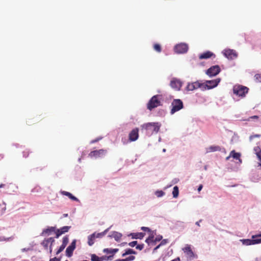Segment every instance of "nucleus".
Returning a JSON list of instances; mask_svg holds the SVG:
<instances>
[{"mask_svg": "<svg viewBox=\"0 0 261 261\" xmlns=\"http://www.w3.org/2000/svg\"><path fill=\"white\" fill-rule=\"evenodd\" d=\"M142 129H145L147 133L152 134L153 133H158L160 129V125L159 123L149 122L141 125Z\"/></svg>", "mask_w": 261, "mask_h": 261, "instance_id": "obj_1", "label": "nucleus"}, {"mask_svg": "<svg viewBox=\"0 0 261 261\" xmlns=\"http://www.w3.org/2000/svg\"><path fill=\"white\" fill-rule=\"evenodd\" d=\"M170 86L176 90H179L182 86V82L176 78L172 79L170 83Z\"/></svg>", "mask_w": 261, "mask_h": 261, "instance_id": "obj_11", "label": "nucleus"}, {"mask_svg": "<svg viewBox=\"0 0 261 261\" xmlns=\"http://www.w3.org/2000/svg\"><path fill=\"white\" fill-rule=\"evenodd\" d=\"M260 137H261V135H260V134L253 135H251L250 136L249 140H250V141H252L255 138H260Z\"/></svg>", "mask_w": 261, "mask_h": 261, "instance_id": "obj_34", "label": "nucleus"}, {"mask_svg": "<svg viewBox=\"0 0 261 261\" xmlns=\"http://www.w3.org/2000/svg\"><path fill=\"white\" fill-rule=\"evenodd\" d=\"M150 232V234L148 238H150L151 239H154L153 232H152L151 231Z\"/></svg>", "mask_w": 261, "mask_h": 261, "instance_id": "obj_50", "label": "nucleus"}, {"mask_svg": "<svg viewBox=\"0 0 261 261\" xmlns=\"http://www.w3.org/2000/svg\"><path fill=\"white\" fill-rule=\"evenodd\" d=\"M61 193L63 195H65V196L68 197L70 199H71L72 200L79 201L78 199L76 197H75V196L72 195L70 193H69L68 192L63 191L61 192Z\"/></svg>", "mask_w": 261, "mask_h": 261, "instance_id": "obj_20", "label": "nucleus"}, {"mask_svg": "<svg viewBox=\"0 0 261 261\" xmlns=\"http://www.w3.org/2000/svg\"><path fill=\"white\" fill-rule=\"evenodd\" d=\"M70 228V226H64L60 228L61 231L62 232V234L68 232L69 228Z\"/></svg>", "mask_w": 261, "mask_h": 261, "instance_id": "obj_31", "label": "nucleus"}, {"mask_svg": "<svg viewBox=\"0 0 261 261\" xmlns=\"http://www.w3.org/2000/svg\"><path fill=\"white\" fill-rule=\"evenodd\" d=\"M166 243V240H163L161 242V245H165V244Z\"/></svg>", "mask_w": 261, "mask_h": 261, "instance_id": "obj_54", "label": "nucleus"}, {"mask_svg": "<svg viewBox=\"0 0 261 261\" xmlns=\"http://www.w3.org/2000/svg\"><path fill=\"white\" fill-rule=\"evenodd\" d=\"M76 242V241L75 240H73L71 244L66 248V255L68 257H71L72 255L73 252L75 249Z\"/></svg>", "mask_w": 261, "mask_h": 261, "instance_id": "obj_13", "label": "nucleus"}, {"mask_svg": "<svg viewBox=\"0 0 261 261\" xmlns=\"http://www.w3.org/2000/svg\"><path fill=\"white\" fill-rule=\"evenodd\" d=\"M256 237V236H253L252 237V239H245L243 240V243L246 245H251L257 244L261 243V238L255 239Z\"/></svg>", "mask_w": 261, "mask_h": 261, "instance_id": "obj_10", "label": "nucleus"}, {"mask_svg": "<svg viewBox=\"0 0 261 261\" xmlns=\"http://www.w3.org/2000/svg\"><path fill=\"white\" fill-rule=\"evenodd\" d=\"M141 229L144 230V231H147L148 232H151V230L148 227H141Z\"/></svg>", "mask_w": 261, "mask_h": 261, "instance_id": "obj_47", "label": "nucleus"}, {"mask_svg": "<svg viewBox=\"0 0 261 261\" xmlns=\"http://www.w3.org/2000/svg\"><path fill=\"white\" fill-rule=\"evenodd\" d=\"M4 156L3 154H0V161L3 160L4 159Z\"/></svg>", "mask_w": 261, "mask_h": 261, "instance_id": "obj_55", "label": "nucleus"}, {"mask_svg": "<svg viewBox=\"0 0 261 261\" xmlns=\"http://www.w3.org/2000/svg\"><path fill=\"white\" fill-rule=\"evenodd\" d=\"M145 242L148 243V244H149L150 243H154V239H151L150 238H148L147 239H146V240H145Z\"/></svg>", "mask_w": 261, "mask_h": 261, "instance_id": "obj_39", "label": "nucleus"}, {"mask_svg": "<svg viewBox=\"0 0 261 261\" xmlns=\"http://www.w3.org/2000/svg\"><path fill=\"white\" fill-rule=\"evenodd\" d=\"M183 250L185 253H186L187 256L190 258V259H192L195 257V255L192 251L191 247L190 246H186L184 249Z\"/></svg>", "mask_w": 261, "mask_h": 261, "instance_id": "obj_18", "label": "nucleus"}, {"mask_svg": "<svg viewBox=\"0 0 261 261\" xmlns=\"http://www.w3.org/2000/svg\"><path fill=\"white\" fill-rule=\"evenodd\" d=\"M139 129L135 128L133 129L129 134V140L130 141H135L139 137Z\"/></svg>", "mask_w": 261, "mask_h": 261, "instance_id": "obj_14", "label": "nucleus"}, {"mask_svg": "<svg viewBox=\"0 0 261 261\" xmlns=\"http://www.w3.org/2000/svg\"><path fill=\"white\" fill-rule=\"evenodd\" d=\"M201 221V220H200L199 221H197V222H196V224L197 226H200V222Z\"/></svg>", "mask_w": 261, "mask_h": 261, "instance_id": "obj_56", "label": "nucleus"}, {"mask_svg": "<svg viewBox=\"0 0 261 261\" xmlns=\"http://www.w3.org/2000/svg\"><path fill=\"white\" fill-rule=\"evenodd\" d=\"M188 46L186 43H180L174 47V51L177 54H184L187 52Z\"/></svg>", "mask_w": 261, "mask_h": 261, "instance_id": "obj_8", "label": "nucleus"}, {"mask_svg": "<svg viewBox=\"0 0 261 261\" xmlns=\"http://www.w3.org/2000/svg\"><path fill=\"white\" fill-rule=\"evenodd\" d=\"M248 88L242 85H236L233 88V92L234 94L243 97L248 93Z\"/></svg>", "mask_w": 261, "mask_h": 261, "instance_id": "obj_3", "label": "nucleus"}, {"mask_svg": "<svg viewBox=\"0 0 261 261\" xmlns=\"http://www.w3.org/2000/svg\"><path fill=\"white\" fill-rule=\"evenodd\" d=\"M220 82V79H217L214 80L206 81L203 83V90H209L217 86Z\"/></svg>", "mask_w": 261, "mask_h": 261, "instance_id": "obj_5", "label": "nucleus"}, {"mask_svg": "<svg viewBox=\"0 0 261 261\" xmlns=\"http://www.w3.org/2000/svg\"><path fill=\"white\" fill-rule=\"evenodd\" d=\"M136 253V251H135L133 249H128L125 250V253H123L122 256H125V255H128V254H135Z\"/></svg>", "mask_w": 261, "mask_h": 261, "instance_id": "obj_28", "label": "nucleus"}, {"mask_svg": "<svg viewBox=\"0 0 261 261\" xmlns=\"http://www.w3.org/2000/svg\"><path fill=\"white\" fill-rule=\"evenodd\" d=\"M105 234V232H101V233H98L97 234L95 233V238H100L103 236Z\"/></svg>", "mask_w": 261, "mask_h": 261, "instance_id": "obj_41", "label": "nucleus"}, {"mask_svg": "<svg viewBox=\"0 0 261 261\" xmlns=\"http://www.w3.org/2000/svg\"><path fill=\"white\" fill-rule=\"evenodd\" d=\"M161 96L156 95L152 96L147 105V108L149 110H152L160 106H161Z\"/></svg>", "mask_w": 261, "mask_h": 261, "instance_id": "obj_2", "label": "nucleus"}, {"mask_svg": "<svg viewBox=\"0 0 261 261\" xmlns=\"http://www.w3.org/2000/svg\"><path fill=\"white\" fill-rule=\"evenodd\" d=\"M135 257L134 256H130L125 259H123L124 261H133L135 259Z\"/></svg>", "mask_w": 261, "mask_h": 261, "instance_id": "obj_35", "label": "nucleus"}, {"mask_svg": "<svg viewBox=\"0 0 261 261\" xmlns=\"http://www.w3.org/2000/svg\"><path fill=\"white\" fill-rule=\"evenodd\" d=\"M137 244V241H134L129 243L128 245L132 247H135Z\"/></svg>", "mask_w": 261, "mask_h": 261, "instance_id": "obj_38", "label": "nucleus"}, {"mask_svg": "<svg viewBox=\"0 0 261 261\" xmlns=\"http://www.w3.org/2000/svg\"><path fill=\"white\" fill-rule=\"evenodd\" d=\"M107 151L106 149H99L91 151L89 153V156L91 158H101L106 155Z\"/></svg>", "mask_w": 261, "mask_h": 261, "instance_id": "obj_7", "label": "nucleus"}, {"mask_svg": "<svg viewBox=\"0 0 261 261\" xmlns=\"http://www.w3.org/2000/svg\"><path fill=\"white\" fill-rule=\"evenodd\" d=\"M64 216L65 217H67V216H68V214H64Z\"/></svg>", "mask_w": 261, "mask_h": 261, "instance_id": "obj_63", "label": "nucleus"}, {"mask_svg": "<svg viewBox=\"0 0 261 261\" xmlns=\"http://www.w3.org/2000/svg\"><path fill=\"white\" fill-rule=\"evenodd\" d=\"M256 155L258 159L261 161V151L259 153L258 152V153L256 154ZM259 165L261 166V164H260Z\"/></svg>", "mask_w": 261, "mask_h": 261, "instance_id": "obj_51", "label": "nucleus"}, {"mask_svg": "<svg viewBox=\"0 0 261 261\" xmlns=\"http://www.w3.org/2000/svg\"><path fill=\"white\" fill-rule=\"evenodd\" d=\"M224 55L229 59H233L237 57L236 51L230 49L225 50Z\"/></svg>", "mask_w": 261, "mask_h": 261, "instance_id": "obj_15", "label": "nucleus"}, {"mask_svg": "<svg viewBox=\"0 0 261 261\" xmlns=\"http://www.w3.org/2000/svg\"><path fill=\"white\" fill-rule=\"evenodd\" d=\"M202 188H203L202 185H200L198 188V191L200 192L201 190V189H202Z\"/></svg>", "mask_w": 261, "mask_h": 261, "instance_id": "obj_52", "label": "nucleus"}, {"mask_svg": "<svg viewBox=\"0 0 261 261\" xmlns=\"http://www.w3.org/2000/svg\"><path fill=\"white\" fill-rule=\"evenodd\" d=\"M165 193L162 191H158L155 192V194L158 197H160L163 196L164 195Z\"/></svg>", "mask_w": 261, "mask_h": 261, "instance_id": "obj_33", "label": "nucleus"}, {"mask_svg": "<svg viewBox=\"0 0 261 261\" xmlns=\"http://www.w3.org/2000/svg\"><path fill=\"white\" fill-rule=\"evenodd\" d=\"M230 156H231V157L236 160H239L240 163H242V160L240 159L241 154L240 153L236 152L233 150L230 152Z\"/></svg>", "mask_w": 261, "mask_h": 261, "instance_id": "obj_19", "label": "nucleus"}, {"mask_svg": "<svg viewBox=\"0 0 261 261\" xmlns=\"http://www.w3.org/2000/svg\"><path fill=\"white\" fill-rule=\"evenodd\" d=\"M23 156L25 158H27L28 156L29 152L28 150H26L23 152Z\"/></svg>", "mask_w": 261, "mask_h": 261, "instance_id": "obj_48", "label": "nucleus"}, {"mask_svg": "<svg viewBox=\"0 0 261 261\" xmlns=\"http://www.w3.org/2000/svg\"><path fill=\"white\" fill-rule=\"evenodd\" d=\"M135 257L134 256H130L125 259H123L124 261H133L135 259Z\"/></svg>", "mask_w": 261, "mask_h": 261, "instance_id": "obj_36", "label": "nucleus"}, {"mask_svg": "<svg viewBox=\"0 0 261 261\" xmlns=\"http://www.w3.org/2000/svg\"><path fill=\"white\" fill-rule=\"evenodd\" d=\"M161 246H162V245H161V244H160L158 246H157L154 248V250H156V249H158V248H159V247H160Z\"/></svg>", "mask_w": 261, "mask_h": 261, "instance_id": "obj_57", "label": "nucleus"}, {"mask_svg": "<svg viewBox=\"0 0 261 261\" xmlns=\"http://www.w3.org/2000/svg\"><path fill=\"white\" fill-rule=\"evenodd\" d=\"M54 242L55 240L53 238H49L43 240L41 244L45 249H48V245H49V251L51 253L52 252L53 249L52 245Z\"/></svg>", "mask_w": 261, "mask_h": 261, "instance_id": "obj_12", "label": "nucleus"}, {"mask_svg": "<svg viewBox=\"0 0 261 261\" xmlns=\"http://www.w3.org/2000/svg\"><path fill=\"white\" fill-rule=\"evenodd\" d=\"M258 119V116H257L256 115H254V116H252L248 118V120H249L250 119Z\"/></svg>", "mask_w": 261, "mask_h": 261, "instance_id": "obj_49", "label": "nucleus"}, {"mask_svg": "<svg viewBox=\"0 0 261 261\" xmlns=\"http://www.w3.org/2000/svg\"><path fill=\"white\" fill-rule=\"evenodd\" d=\"M178 193H179L178 188L177 187V186H175L173 188V191H172L173 197L174 198L177 197L178 196Z\"/></svg>", "mask_w": 261, "mask_h": 261, "instance_id": "obj_27", "label": "nucleus"}, {"mask_svg": "<svg viewBox=\"0 0 261 261\" xmlns=\"http://www.w3.org/2000/svg\"><path fill=\"white\" fill-rule=\"evenodd\" d=\"M136 248L137 249H139L140 250H141L144 248V245L143 244L138 245H137Z\"/></svg>", "mask_w": 261, "mask_h": 261, "instance_id": "obj_43", "label": "nucleus"}, {"mask_svg": "<svg viewBox=\"0 0 261 261\" xmlns=\"http://www.w3.org/2000/svg\"><path fill=\"white\" fill-rule=\"evenodd\" d=\"M112 236L116 241H119L122 237V234L118 232H114Z\"/></svg>", "mask_w": 261, "mask_h": 261, "instance_id": "obj_24", "label": "nucleus"}, {"mask_svg": "<svg viewBox=\"0 0 261 261\" xmlns=\"http://www.w3.org/2000/svg\"><path fill=\"white\" fill-rule=\"evenodd\" d=\"M111 257H112V256H103L102 257H99V258H100L101 261H103V260L106 259H108L110 258Z\"/></svg>", "mask_w": 261, "mask_h": 261, "instance_id": "obj_42", "label": "nucleus"}, {"mask_svg": "<svg viewBox=\"0 0 261 261\" xmlns=\"http://www.w3.org/2000/svg\"><path fill=\"white\" fill-rule=\"evenodd\" d=\"M119 249L117 248L115 249H109V248H105L103 250V252L106 253H110L112 255L111 256H113V255L118 251Z\"/></svg>", "mask_w": 261, "mask_h": 261, "instance_id": "obj_22", "label": "nucleus"}, {"mask_svg": "<svg viewBox=\"0 0 261 261\" xmlns=\"http://www.w3.org/2000/svg\"><path fill=\"white\" fill-rule=\"evenodd\" d=\"M212 57L215 58L216 56L212 52L210 51H207L205 53L200 54L199 56V58L200 59H207Z\"/></svg>", "mask_w": 261, "mask_h": 261, "instance_id": "obj_17", "label": "nucleus"}, {"mask_svg": "<svg viewBox=\"0 0 261 261\" xmlns=\"http://www.w3.org/2000/svg\"><path fill=\"white\" fill-rule=\"evenodd\" d=\"M230 157H231V156H230L229 155L228 156L226 157V160H228Z\"/></svg>", "mask_w": 261, "mask_h": 261, "instance_id": "obj_60", "label": "nucleus"}, {"mask_svg": "<svg viewBox=\"0 0 261 261\" xmlns=\"http://www.w3.org/2000/svg\"><path fill=\"white\" fill-rule=\"evenodd\" d=\"M172 109L170 111L171 114L180 110L184 107L182 101L179 99H174L171 103Z\"/></svg>", "mask_w": 261, "mask_h": 261, "instance_id": "obj_4", "label": "nucleus"}, {"mask_svg": "<svg viewBox=\"0 0 261 261\" xmlns=\"http://www.w3.org/2000/svg\"><path fill=\"white\" fill-rule=\"evenodd\" d=\"M61 229H57L56 233V238H58L59 237V236H60L61 234H62V232L61 231Z\"/></svg>", "mask_w": 261, "mask_h": 261, "instance_id": "obj_40", "label": "nucleus"}, {"mask_svg": "<svg viewBox=\"0 0 261 261\" xmlns=\"http://www.w3.org/2000/svg\"><path fill=\"white\" fill-rule=\"evenodd\" d=\"M55 231V228L54 227H50L48 228L43 230L42 231V234H49L50 232Z\"/></svg>", "mask_w": 261, "mask_h": 261, "instance_id": "obj_26", "label": "nucleus"}, {"mask_svg": "<svg viewBox=\"0 0 261 261\" xmlns=\"http://www.w3.org/2000/svg\"><path fill=\"white\" fill-rule=\"evenodd\" d=\"M88 244L89 246H92L94 243V240L95 239V232L88 236Z\"/></svg>", "mask_w": 261, "mask_h": 261, "instance_id": "obj_23", "label": "nucleus"}, {"mask_svg": "<svg viewBox=\"0 0 261 261\" xmlns=\"http://www.w3.org/2000/svg\"><path fill=\"white\" fill-rule=\"evenodd\" d=\"M101 139V138H97L96 139H94V140H92L91 142H90V143L91 144H93V143H95L97 142H98V141H99Z\"/></svg>", "mask_w": 261, "mask_h": 261, "instance_id": "obj_45", "label": "nucleus"}, {"mask_svg": "<svg viewBox=\"0 0 261 261\" xmlns=\"http://www.w3.org/2000/svg\"><path fill=\"white\" fill-rule=\"evenodd\" d=\"M221 148L219 146H211L206 148V152H215L220 151Z\"/></svg>", "mask_w": 261, "mask_h": 261, "instance_id": "obj_21", "label": "nucleus"}, {"mask_svg": "<svg viewBox=\"0 0 261 261\" xmlns=\"http://www.w3.org/2000/svg\"><path fill=\"white\" fill-rule=\"evenodd\" d=\"M198 88H201L203 90V83L196 81L193 83H189L186 88V90L188 91H193Z\"/></svg>", "mask_w": 261, "mask_h": 261, "instance_id": "obj_6", "label": "nucleus"}, {"mask_svg": "<svg viewBox=\"0 0 261 261\" xmlns=\"http://www.w3.org/2000/svg\"><path fill=\"white\" fill-rule=\"evenodd\" d=\"M254 79L256 82H261V74L257 73L254 75Z\"/></svg>", "mask_w": 261, "mask_h": 261, "instance_id": "obj_32", "label": "nucleus"}, {"mask_svg": "<svg viewBox=\"0 0 261 261\" xmlns=\"http://www.w3.org/2000/svg\"><path fill=\"white\" fill-rule=\"evenodd\" d=\"M115 261H124V260H123V259H119L115 260Z\"/></svg>", "mask_w": 261, "mask_h": 261, "instance_id": "obj_61", "label": "nucleus"}, {"mask_svg": "<svg viewBox=\"0 0 261 261\" xmlns=\"http://www.w3.org/2000/svg\"><path fill=\"white\" fill-rule=\"evenodd\" d=\"M153 49L158 53H161L162 51V48H161V45L158 43L154 44Z\"/></svg>", "mask_w": 261, "mask_h": 261, "instance_id": "obj_29", "label": "nucleus"}, {"mask_svg": "<svg viewBox=\"0 0 261 261\" xmlns=\"http://www.w3.org/2000/svg\"><path fill=\"white\" fill-rule=\"evenodd\" d=\"M163 151L164 152H165V151H166V149H164Z\"/></svg>", "mask_w": 261, "mask_h": 261, "instance_id": "obj_64", "label": "nucleus"}, {"mask_svg": "<svg viewBox=\"0 0 261 261\" xmlns=\"http://www.w3.org/2000/svg\"><path fill=\"white\" fill-rule=\"evenodd\" d=\"M220 68L218 65H215L208 69L206 73L210 76H213L217 75L220 72Z\"/></svg>", "mask_w": 261, "mask_h": 261, "instance_id": "obj_9", "label": "nucleus"}, {"mask_svg": "<svg viewBox=\"0 0 261 261\" xmlns=\"http://www.w3.org/2000/svg\"><path fill=\"white\" fill-rule=\"evenodd\" d=\"M144 236H145V233H143V232L136 233H134L133 234V238L136 239H142L144 237Z\"/></svg>", "mask_w": 261, "mask_h": 261, "instance_id": "obj_25", "label": "nucleus"}, {"mask_svg": "<svg viewBox=\"0 0 261 261\" xmlns=\"http://www.w3.org/2000/svg\"><path fill=\"white\" fill-rule=\"evenodd\" d=\"M28 250H29V249L23 248L22 249V251H28Z\"/></svg>", "mask_w": 261, "mask_h": 261, "instance_id": "obj_59", "label": "nucleus"}, {"mask_svg": "<svg viewBox=\"0 0 261 261\" xmlns=\"http://www.w3.org/2000/svg\"><path fill=\"white\" fill-rule=\"evenodd\" d=\"M69 241V239L67 236H65L63 237V241H62V244L60 247L59 249L58 250V251L56 252L57 254H59L60 252H61L65 248L66 245H67Z\"/></svg>", "mask_w": 261, "mask_h": 261, "instance_id": "obj_16", "label": "nucleus"}, {"mask_svg": "<svg viewBox=\"0 0 261 261\" xmlns=\"http://www.w3.org/2000/svg\"><path fill=\"white\" fill-rule=\"evenodd\" d=\"M254 151L256 155L261 151V149L258 146H256L254 148Z\"/></svg>", "mask_w": 261, "mask_h": 261, "instance_id": "obj_37", "label": "nucleus"}, {"mask_svg": "<svg viewBox=\"0 0 261 261\" xmlns=\"http://www.w3.org/2000/svg\"><path fill=\"white\" fill-rule=\"evenodd\" d=\"M91 261H101L100 258L95 254H93L91 256Z\"/></svg>", "mask_w": 261, "mask_h": 261, "instance_id": "obj_30", "label": "nucleus"}, {"mask_svg": "<svg viewBox=\"0 0 261 261\" xmlns=\"http://www.w3.org/2000/svg\"><path fill=\"white\" fill-rule=\"evenodd\" d=\"M162 239V236H157L155 239H154V242H159L161 241Z\"/></svg>", "mask_w": 261, "mask_h": 261, "instance_id": "obj_44", "label": "nucleus"}, {"mask_svg": "<svg viewBox=\"0 0 261 261\" xmlns=\"http://www.w3.org/2000/svg\"><path fill=\"white\" fill-rule=\"evenodd\" d=\"M180 258L179 257H177L175 258V259L171 260V261H180Z\"/></svg>", "mask_w": 261, "mask_h": 261, "instance_id": "obj_53", "label": "nucleus"}, {"mask_svg": "<svg viewBox=\"0 0 261 261\" xmlns=\"http://www.w3.org/2000/svg\"><path fill=\"white\" fill-rule=\"evenodd\" d=\"M256 237L257 238H259L261 237V231H260V233L257 235H256Z\"/></svg>", "mask_w": 261, "mask_h": 261, "instance_id": "obj_58", "label": "nucleus"}, {"mask_svg": "<svg viewBox=\"0 0 261 261\" xmlns=\"http://www.w3.org/2000/svg\"><path fill=\"white\" fill-rule=\"evenodd\" d=\"M60 260H61L60 258H58V257H55L54 258H50L49 259V261H60Z\"/></svg>", "mask_w": 261, "mask_h": 261, "instance_id": "obj_46", "label": "nucleus"}, {"mask_svg": "<svg viewBox=\"0 0 261 261\" xmlns=\"http://www.w3.org/2000/svg\"><path fill=\"white\" fill-rule=\"evenodd\" d=\"M4 186H5V185H4V184H1V185H0V188H3V187H4Z\"/></svg>", "mask_w": 261, "mask_h": 261, "instance_id": "obj_62", "label": "nucleus"}]
</instances>
